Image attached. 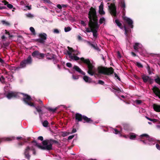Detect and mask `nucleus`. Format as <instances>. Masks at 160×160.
<instances>
[{"label":"nucleus","mask_w":160,"mask_h":160,"mask_svg":"<svg viewBox=\"0 0 160 160\" xmlns=\"http://www.w3.org/2000/svg\"><path fill=\"white\" fill-rule=\"evenodd\" d=\"M114 75L115 76V78H117L118 80H119V81L121 80L120 78L117 75V74L116 73H114Z\"/></svg>","instance_id":"nucleus-51"},{"label":"nucleus","mask_w":160,"mask_h":160,"mask_svg":"<svg viewBox=\"0 0 160 160\" xmlns=\"http://www.w3.org/2000/svg\"><path fill=\"white\" fill-rule=\"evenodd\" d=\"M152 90L154 93L160 98V90L156 86L153 88Z\"/></svg>","instance_id":"nucleus-14"},{"label":"nucleus","mask_w":160,"mask_h":160,"mask_svg":"<svg viewBox=\"0 0 160 160\" xmlns=\"http://www.w3.org/2000/svg\"><path fill=\"white\" fill-rule=\"evenodd\" d=\"M98 83L102 85H103L104 84V82L101 80H99L98 81Z\"/></svg>","instance_id":"nucleus-48"},{"label":"nucleus","mask_w":160,"mask_h":160,"mask_svg":"<svg viewBox=\"0 0 160 160\" xmlns=\"http://www.w3.org/2000/svg\"><path fill=\"white\" fill-rule=\"evenodd\" d=\"M7 6L8 8H9L10 9H12L13 7V6L12 5L8 3L7 5Z\"/></svg>","instance_id":"nucleus-50"},{"label":"nucleus","mask_w":160,"mask_h":160,"mask_svg":"<svg viewBox=\"0 0 160 160\" xmlns=\"http://www.w3.org/2000/svg\"><path fill=\"white\" fill-rule=\"evenodd\" d=\"M48 124V122L47 120H45L42 123L43 126L45 127H47Z\"/></svg>","instance_id":"nucleus-35"},{"label":"nucleus","mask_w":160,"mask_h":160,"mask_svg":"<svg viewBox=\"0 0 160 160\" xmlns=\"http://www.w3.org/2000/svg\"><path fill=\"white\" fill-rule=\"evenodd\" d=\"M7 8V7L5 6L0 7V10H2L3 9H6Z\"/></svg>","instance_id":"nucleus-63"},{"label":"nucleus","mask_w":160,"mask_h":160,"mask_svg":"<svg viewBox=\"0 0 160 160\" xmlns=\"http://www.w3.org/2000/svg\"><path fill=\"white\" fill-rule=\"evenodd\" d=\"M12 139H14V138H0V143L3 141H11L12 140Z\"/></svg>","instance_id":"nucleus-24"},{"label":"nucleus","mask_w":160,"mask_h":160,"mask_svg":"<svg viewBox=\"0 0 160 160\" xmlns=\"http://www.w3.org/2000/svg\"><path fill=\"white\" fill-rule=\"evenodd\" d=\"M83 119L84 121V122H87L89 123H93V121L91 118H88L86 116L83 115Z\"/></svg>","instance_id":"nucleus-15"},{"label":"nucleus","mask_w":160,"mask_h":160,"mask_svg":"<svg viewBox=\"0 0 160 160\" xmlns=\"http://www.w3.org/2000/svg\"><path fill=\"white\" fill-rule=\"evenodd\" d=\"M71 30V28L69 27H65L64 28V31L65 32H69Z\"/></svg>","instance_id":"nucleus-40"},{"label":"nucleus","mask_w":160,"mask_h":160,"mask_svg":"<svg viewBox=\"0 0 160 160\" xmlns=\"http://www.w3.org/2000/svg\"><path fill=\"white\" fill-rule=\"evenodd\" d=\"M113 89L114 90H116L117 91H118L119 92H121V90L118 88L117 87V88H113Z\"/></svg>","instance_id":"nucleus-54"},{"label":"nucleus","mask_w":160,"mask_h":160,"mask_svg":"<svg viewBox=\"0 0 160 160\" xmlns=\"http://www.w3.org/2000/svg\"><path fill=\"white\" fill-rule=\"evenodd\" d=\"M53 32L54 33L58 34L60 32L58 29H55L54 30Z\"/></svg>","instance_id":"nucleus-52"},{"label":"nucleus","mask_w":160,"mask_h":160,"mask_svg":"<svg viewBox=\"0 0 160 160\" xmlns=\"http://www.w3.org/2000/svg\"><path fill=\"white\" fill-rule=\"evenodd\" d=\"M30 30L32 32L33 35H35L36 33L35 32V30L34 28L32 27H31L30 28Z\"/></svg>","instance_id":"nucleus-36"},{"label":"nucleus","mask_w":160,"mask_h":160,"mask_svg":"<svg viewBox=\"0 0 160 160\" xmlns=\"http://www.w3.org/2000/svg\"><path fill=\"white\" fill-rule=\"evenodd\" d=\"M141 137H145L147 140H148L149 141H152V138H151L147 134H142L141 135Z\"/></svg>","instance_id":"nucleus-25"},{"label":"nucleus","mask_w":160,"mask_h":160,"mask_svg":"<svg viewBox=\"0 0 160 160\" xmlns=\"http://www.w3.org/2000/svg\"><path fill=\"white\" fill-rule=\"evenodd\" d=\"M131 53L133 57H136L137 56L136 54L134 52H131Z\"/></svg>","instance_id":"nucleus-64"},{"label":"nucleus","mask_w":160,"mask_h":160,"mask_svg":"<svg viewBox=\"0 0 160 160\" xmlns=\"http://www.w3.org/2000/svg\"><path fill=\"white\" fill-rule=\"evenodd\" d=\"M88 18L89 19L88 26L90 28H86V31L87 32H92V30L93 29L95 23L98 22V17L97 15L96 11L95 9L91 7L88 13Z\"/></svg>","instance_id":"nucleus-1"},{"label":"nucleus","mask_w":160,"mask_h":160,"mask_svg":"<svg viewBox=\"0 0 160 160\" xmlns=\"http://www.w3.org/2000/svg\"><path fill=\"white\" fill-rule=\"evenodd\" d=\"M88 43H89V44L94 49H95V48H96V47H97V44H92L90 42H88Z\"/></svg>","instance_id":"nucleus-42"},{"label":"nucleus","mask_w":160,"mask_h":160,"mask_svg":"<svg viewBox=\"0 0 160 160\" xmlns=\"http://www.w3.org/2000/svg\"><path fill=\"white\" fill-rule=\"evenodd\" d=\"M75 119L76 122H81L83 119V115L79 113H77L75 114Z\"/></svg>","instance_id":"nucleus-13"},{"label":"nucleus","mask_w":160,"mask_h":160,"mask_svg":"<svg viewBox=\"0 0 160 160\" xmlns=\"http://www.w3.org/2000/svg\"><path fill=\"white\" fill-rule=\"evenodd\" d=\"M156 147L158 150H160V146L157 143L156 145Z\"/></svg>","instance_id":"nucleus-57"},{"label":"nucleus","mask_w":160,"mask_h":160,"mask_svg":"<svg viewBox=\"0 0 160 160\" xmlns=\"http://www.w3.org/2000/svg\"><path fill=\"white\" fill-rule=\"evenodd\" d=\"M46 57L49 60H51L52 59L54 60L55 59L56 56L52 53L50 54L49 53H47L46 54Z\"/></svg>","instance_id":"nucleus-17"},{"label":"nucleus","mask_w":160,"mask_h":160,"mask_svg":"<svg viewBox=\"0 0 160 160\" xmlns=\"http://www.w3.org/2000/svg\"><path fill=\"white\" fill-rule=\"evenodd\" d=\"M31 150L32 151L33 154L34 155H35L36 154V151L35 149L33 148L31 149Z\"/></svg>","instance_id":"nucleus-56"},{"label":"nucleus","mask_w":160,"mask_h":160,"mask_svg":"<svg viewBox=\"0 0 160 160\" xmlns=\"http://www.w3.org/2000/svg\"><path fill=\"white\" fill-rule=\"evenodd\" d=\"M153 106L154 111L157 112H160V105L154 104L153 105Z\"/></svg>","instance_id":"nucleus-19"},{"label":"nucleus","mask_w":160,"mask_h":160,"mask_svg":"<svg viewBox=\"0 0 160 160\" xmlns=\"http://www.w3.org/2000/svg\"><path fill=\"white\" fill-rule=\"evenodd\" d=\"M16 96L17 94L13 92H9L7 95V97L9 99H10L16 97Z\"/></svg>","instance_id":"nucleus-18"},{"label":"nucleus","mask_w":160,"mask_h":160,"mask_svg":"<svg viewBox=\"0 0 160 160\" xmlns=\"http://www.w3.org/2000/svg\"><path fill=\"white\" fill-rule=\"evenodd\" d=\"M61 133H62V134H61L62 136L63 137L66 136L70 134V132H62Z\"/></svg>","instance_id":"nucleus-34"},{"label":"nucleus","mask_w":160,"mask_h":160,"mask_svg":"<svg viewBox=\"0 0 160 160\" xmlns=\"http://www.w3.org/2000/svg\"><path fill=\"white\" fill-rule=\"evenodd\" d=\"M67 48L68 51H67V53L69 55V57H70V56H72V53L75 52V50H73L72 48L70 47L69 46H68Z\"/></svg>","instance_id":"nucleus-20"},{"label":"nucleus","mask_w":160,"mask_h":160,"mask_svg":"<svg viewBox=\"0 0 160 160\" xmlns=\"http://www.w3.org/2000/svg\"><path fill=\"white\" fill-rule=\"evenodd\" d=\"M105 19L104 18L102 17L100 18L99 19V22L100 24H102L104 22H105Z\"/></svg>","instance_id":"nucleus-37"},{"label":"nucleus","mask_w":160,"mask_h":160,"mask_svg":"<svg viewBox=\"0 0 160 160\" xmlns=\"http://www.w3.org/2000/svg\"><path fill=\"white\" fill-rule=\"evenodd\" d=\"M83 79L86 82L90 83L92 82V79L87 76H84L83 77Z\"/></svg>","instance_id":"nucleus-23"},{"label":"nucleus","mask_w":160,"mask_h":160,"mask_svg":"<svg viewBox=\"0 0 160 160\" xmlns=\"http://www.w3.org/2000/svg\"><path fill=\"white\" fill-rule=\"evenodd\" d=\"M151 121L152 122H156L158 121V120L157 119L153 118L152 119Z\"/></svg>","instance_id":"nucleus-61"},{"label":"nucleus","mask_w":160,"mask_h":160,"mask_svg":"<svg viewBox=\"0 0 160 160\" xmlns=\"http://www.w3.org/2000/svg\"><path fill=\"white\" fill-rule=\"evenodd\" d=\"M26 64H27L24 60L21 62L20 63V66L21 68H24L26 66Z\"/></svg>","instance_id":"nucleus-33"},{"label":"nucleus","mask_w":160,"mask_h":160,"mask_svg":"<svg viewBox=\"0 0 160 160\" xmlns=\"http://www.w3.org/2000/svg\"><path fill=\"white\" fill-rule=\"evenodd\" d=\"M72 78H73V79H74V80H77V79H78L79 78V76H78V75H72Z\"/></svg>","instance_id":"nucleus-44"},{"label":"nucleus","mask_w":160,"mask_h":160,"mask_svg":"<svg viewBox=\"0 0 160 160\" xmlns=\"http://www.w3.org/2000/svg\"><path fill=\"white\" fill-rule=\"evenodd\" d=\"M111 15L114 17L116 16L117 11L116 7L114 3H111L110 6H108Z\"/></svg>","instance_id":"nucleus-7"},{"label":"nucleus","mask_w":160,"mask_h":160,"mask_svg":"<svg viewBox=\"0 0 160 160\" xmlns=\"http://www.w3.org/2000/svg\"><path fill=\"white\" fill-rule=\"evenodd\" d=\"M38 139L41 141H43V138L42 136H39L38 137Z\"/></svg>","instance_id":"nucleus-55"},{"label":"nucleus","mask_w":160,"mask_h":160,"mask_svg":"<svg viewBox=\"0 0 160 160\" xmlns=\"http://www.w3.org/2000/svg\"><path fill=\"white\" fill-rule=\"evenodd\" d=\"M32 55L33 57L37 58L39 59H42L45 57V54L40 52L38 50L33 51L32 53Z\"/></svg>","instance_id":"nucleus-9"},{"label":"nucleus","mask_w":160,"mask_h":160,"mask_svg":"<svg viewBox=\"0 0 160 160\" xmlns=\"http://www.w3.org/2000/svg\"><path fill=\"white\" fill-rule=\"evenodd\" d=\"M30 147L29 146H28L25 149L24 152V155L25 157L28 160H29L31 157V156L30 154Z\"/></svg>","instance_id":"nucleus-11"},{"label":"nucleus","mask_w":160,"mask_h":160,"mask_svg":"<svg viewBox=\"0 0 160 160\" xmlns=\"http://www.w3.org/2000/svg\"><path fill=\"white\" fill-rule=\"evenodd\" d=\"M7 68H8L10 70H16L20 68L19 67H17L16 68L15 67L11 66L8 65H7Z\"/></svg>","instance_id":"nucleus-26"},{"label":"nucleus","mask_w":160,"mask_h":160,"mask_svg":"<svg viewBox=\"0 0 160 160\" xmlns=\"http://www.w3.org/2000/svg\"><path fill=\"white\" fill-rule=\"evenodd\" d=\"M35 108L37 111L39 113V114H42V111L41 109V107L40 106L35 107Z\"/></svg>","instance_id":"nucleus-28"},{"label":"nucleus","mask_w":160,"mask_h":160,"mask_svg":"<svg viewBox=\"0 0 160 160\" xmlns=\"http://www.w3.org/2000/svg\"><path fill=\"white\" fill-rule=\"evenodd\" d=\"M81 24L84 26H86L87 25L83 21H81Z\"/></svg>","instance_id":"nucleus-60"},{"label":"nucleus","mask_w":160,"mask_h":160,"mask_svg":"<svg viewBox=\"0 0 160 160\" xmlns=\"http://www.w3.org/2000/svg\"><path fill=\"white\" fill-rule=\"evenodd\" d=\"M155 81L160 85V78L158 76L157 78L155 79Z\"/></svg>","instance_id":"nucleus-38"},{"label":"nucleus","mask_w":160,"mask_h":160,"mask_svg":"<svg viewBox=\"0 0 160 160\" xmlns=\"http://www.w3.org/2000/svg\"><path fill=\"white\" fill-rule=\"evenodd\" d=\"M94 28L92 31V32L93 33V37L95 38H97L98 37V30L99 27V25L98 24V22L95 23Z\"/></svg>","instance_id":"nucleus-10"},{"label":"nucleus","mask_w":160,"mask_h":160,"mask_svg":"<svg viewBox=\"0 0 160 160\" xmlns=\"http://www.w3.org/2000/svg\"><path fill=\"white\" fill-rule=\"evenodd\" d=\"M99 14L100 15H104L105 14V12L103 10H99Z\"/></svg>","instance_id":"nucleus-47"},{"label":"nucleus","mask_w":160,"mask_h":160,"mask_svg":"<svg viewBox=\"0 0 160 160\" xmlns=\"http://www.w3.org/2000/svg\"><path fill=\"white\" fill-rule=\"evenodd\" d=\"M2 2L4 3V4L5 5H7L8 3V2H7L5 0L2 1Z\"/></svg>","instance_id":"nucleus-59"},{"label":"nucleus","mask_w":160,"mask_h":160,"mask_svg":"<svg viewBox=\"0 0 160 160\" xmlns=\"http://www.w3.org/2000/svg\"><path fill=\"white\" fill-rule=\"evenodd\" d=\"M26 16L27 17L31 18H32L33 17V16L30 13H29L26 14Z\"/></svg>","instance_id":"nucleus-41"},{"label":"nucleus","mask_w":160,"mask_h":160,"mask_svg":"<svg viewBox=\"0 0 160 160\" xmlns=\"http://www.w3.org/2000/svg\"><path fill=\"white\" fill-rule=\"evenodd\" d=\"M47 109L50 112H55L56 110L58 108H51L50 107H48L47 108Z\"/></svg>","instance_id":"nucleus-30"},{"label":"nucleus","mask_w":160,"mask_h":160,"mask_svg":"<svg viewBox=\"0 0 160 160\" xmlns=\"http://www.w3.org/2000/svg\"><path fill=\"white\" fill-rule=\"evenodd\" d=\"M123 19L127 24L124 25L125 34L127 36L131 32L130 28H133V22L132 19L126 17H123Z\"/></svg>","instance_id":"nucleus-4"},{"label":"nucleus","mask_w":160,"mask_h":160,"mask_svg":"<svg viewBox=\"0 0 160 160\" xmlns=\"http://www.w3.org/2000/svg\"><path fill=\"white\" fill-rule=\"evenodd\" d=\"M136 65L139 68H142L143 67V65L139 62H137Z\"/></svg>","instance_id":"nucleus-39"},{"label":"nucleus","mask_w":160,"mask_h":160,"mask_svg":"<svg viewBox=\"0 0 160 160\" xmlns=\"http://www.w3.org/2000/svg\"><path fill=\"white\" fill-rule=\"evenodd\" d=\"M22 94L23 96V100L24 102L30 106L35 107L34 103L31 102L32 100L31 97L27 94L23 93Z\"/></svg>","instance_id":"nucleus-6"},{"label":"nucleus","mask_w":160,"mask_h":160,"mask_svg":"<svg viewBox=\"0 0 160 160\" xmlns=\"http://www.w3.org/2000/svg\"><path fill=\"white\" fill-rule=\"evenodd\" d=\"M72 59H73L75 61H77L79 59L83 62L84 63L86 64L88 66V73L91 76H92L94 73V72L93 70V68L94 67L92 64L90 62L89 59H85L84 58L82 57L80 58L77 56H70L69 57Z\"/></svg>","instance_id":"nucleus-3"},{"label":"nucleus","mask_w":160,"mask_h":160,"mask_svg":"<svg viewBox=\"0 0 160 160\" xmlns=\"http://www.w3.org/2000/svg\"><path fill=\"white\" fill-rule=\"evenodd\" d=\"M120 6L122 8H123V10H125V8H126V5L124 0H120Z\"/></svg>","instance_id":"nucleus-22"},{"label":"nucleus","mask_w":160,"mask_h":160,"mask_svg":"<svg viewBox=\"0 0 160 160\" xmlns=\"http://www.w3.org/2000/svg\"><path fill=\"white\" fill-rule=\"evenodd\" d=\"M98 71L99 73L104 75H109L112 74L114 72V69L112 67L109 68L104 67L98 68Z\"/></svg>","instance_id":"nucleus-5"},{"label":"nucleus","mask_w":160,"mask_h":160,"mask_svg":"<svg viewBox=\"0 0 160 160\" xmlns=\"http://www.w3.org/2000/svg\"><path fill=\"white\" fill-rule=\"evenodd\" d=\"M24 61H25L27 64H31L32 62V59L31 56L30 55L28 57L27 59L24 60Z\"/></svg>","instance_id":"nucleus-21"},{"label":"nucleus","mask_w":160,"mask_h":160,"mask_svg":"<svg viewBox=\"0 0 160 160\" xmlns=\"http://www.w3.org/2000/svg\"><path fill=\"white\" fill-rule=\"evenodd\" d=\"M114 131L113 132L115 134H118L120 133V132L116 128L114 129Z\"/></svg>","instance_id":"nucleus-46"},{"label":"nucleus","mask_w":160,"mask_h":160,"mask_svg":"<svg viewBox=\"0 0 160 160\" xmlns=\"http://www.w3.org/2000/svg\"><path fill=\"white\" fill-rule=\"evenodd\" d=\"M142 78L143 82L145 83L148 82L150 84H152L153 81L152 79L149 76L145 75H142Z\"/></svg>","instance_id":"nucleus-12"},{"label":"nucleus","mask_w":160,"mask_h":160,"mask_svg":"<svg viewBox=\"0 0 160 160\" xmlns=\"http://www.w3.org/2000/svg\"><path fill=\"white\" fill-rule=\"evenodd\" d=\"M74 135H71L69 136L68 138V140H70L72 139L73 137H74Z\"/></svg>","instance_id":"nucleus-58"},{"label":"nucleus","mask_w":160,"mask_h":160,"mask_svg":"<svg viewBox=\"0 0 160 160\" xmlns=\"http://www.w3.org/2000/svg\"><path fill=\"white\" fill-rule=\"evenodd\" d=\"M1 22L3 25H4L6 26H10V23L5 20H2L1 21Z\"/></svg>","instance_id":"nucleus-29"},{"label":"nucleus","mask_w":160,"mask_h":160,"mask_svg":"<svg viewBox=\"0 0 160 160\" xmlns=\"http://www.w3.org/2000/svg\"><path fill=\"white\" fill-rule=\"evenodd\" d=\"M136 102L138 104H140L142 103V101L141 100H137L136 101Z\"/></svg>","instance_id":"nucleus-53"},{"label":"nucleus","mask_w":160,"mask_h":160,"mask_svg":"<svg viewBox=\"0 0 160 160\" xmlns=\"http://www.w3.org/2000/svg\"><path fill=\"white\" fill-rule=\"evenodd\" d=\"M73 68L76 71L78 72L79 73L83 75H85V72L82 70L78 66L76 65H74L73 66Z\"/></svg>","instance_id":"nucleus-16"},{"label":"nucleus","mask_w":160,"mask_h":160,"mask_svg":"<svg viewBox=\"0 0 160 160\" xmlns=\"http://www.w3.org/2000/svg\"><path fill=\"white\" fill-rule=\"evenodd\" d=\"M139 43L136 42L135 43L133 46V48L136 51H138V49H139Z\"/></svg>","instance_id":"nucleus-27"},{"label":"nucleus","mask_w":160,"mask_h":160,"mask_svg":"<svg viewBox=\"0 0 160 160\" xmlns=\"http://www.w3.org/2000/svg\"><path fill=\"white\" fill-rule=\"evenodd\" d=\"M148 73L149 74H150L151 73V72L150 70V68L149 66L148 67Z\"/></svg>","instance_id":"nucleus-62"},{"label":"nucleus","mask_w":160,"mask_h":160,"mask_svg":"<svg viewBox=\"0 0 160 160\" xmlns=\"http://www.w3.org/2000/svg\"><path fill=\"white\" fill-rule=\"evenodd\" d=\"M32 143H35L34 145L38 147L39 148L42 150H47L50 151L52 149V145L53 143L58 144V141L52 139H47L42 141V144L43 145L42 146L38 144L35 140L32 141Z\"/></svg>","instance_id":"nucleus-2"},{"label":"nucleus","mask_w":160,"mask_h":160,"mask_svg":"<svg viewBox=\"0 0 160 160\" xmlns=\"http://www.w3.org/2000/svg\"><path fill=\"white\" fill-rule=\"evenodd\" d=\"M38 36L39 38L37 39L36 41L41 43H44L47 38V34L44 33H41L39 34Z\"/></svg>","instance_id":"nucleus-8"},{"label":"nucleus","mask_w":160,"mask_h":160,"mask_svg":"<svg viewBox=\"0 0 160 160\" xmlns=\"http://www.w3.org/2000/svg\"><path fill=\"white\" fill-rule=\"evenodd\" d=\"M66 66L69 68H71L72 66V64L70 62H68L66 64Z\"/></svg>","instance_id":"nucleus-49"},{"label":"nucleus","mask_w":160,"mask_h":160,"mask_svg":"<svg viewBox=\"0 0 160 160\" xmlns=\"http://www.w3.org/2000/svg\"><path fill=\"white\" fill-rule=\"evenodd\" d=\"M136 135L135 134L133 133H131L130 134V135L129 136V138L131 139H134L135 138H136Z\"/></svg>","instance_id":"nucleus-31"},{"label":"nucleus","mask_w":160,"mask_h":160,"mask_svg":"<svg viewBox=\"0 0 160 160\" xmlns=\"http://www.w3.org/2000/svg\"><path fill=\"white\" fill-rule=\"evenodd\" d=\"M115 23H116L117 25L120 28H121V26H122V23L119 22L118 20L116 19L115 20Z\"/></svg>","instance_id":"nucleus-32"},{"label":"nucleus","mask_w":160,"mask_h":160,"mask_svg":"<svg viewBox=\"0 0 160 160\" xmlns=\"http://www.w3.org/2000/svg\"><path fill=\"white\" fill-rule=\"evenodd\" d=\"M24 144V143L23 142H18L17 144V147H20V146H21L23 145Z\"/></svg>","instance_id":"nucleus-43"},{"label":"nucleus","mask_w":160,"mask_h":160,"mask_svg":"<svg viewBox=\"0 0 160 160\" xmlns=\"http://www.w3.org/2000/svg\"><path fill=\"white\" fill-rule=\"evenodd\" d=\"M103 2H101L99 6V10H103Z\"/></svg>","instance_id":"nucleus-45"}]
</instances>
